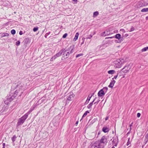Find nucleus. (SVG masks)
<instances>
[{"instance_id": "nucleus-1", "label": "nucleus", "mask_w": 148, "mask_h": 148, "mask_svg": "<svg viewBox=\"0 0 148 148\" xmlns=\"http://www.w3.org/2000/svg\"><path fill=\"white\" fill-rule=\"evenodd\" d=\"M74 47L73 46H71L68 49L66 50L63 49V56L65 59L67 58L69 56V55L73 52V50Z\"/></svg>"}, {"instance_id": "nucleus-2", "label": "nucleus", "mask_w": 148, "mask_h": 148, "mask_svg": "<svg viewBox=\"0 0 148 148\" xmlns=\"http://www.w3.org/2000/svg\"><path fill=\"white\" fill-rule=\"evenodd\" d=\"M124 61L123 59H118L116 61L114 62V63L115 64V66L116 68H120L122 66V64L124 63Z\"/></svg>"}, {"instance_id": "nucleus-3", "label": "nucleus", "mask_w": 148, "mask_h": 148, "mask_svg": "<svg viewBox=\"0 0 148 148\" xmlns=\"http://www.w3.org/2000/svg\"><path fill=\"white\" fill-rule=\"evenodd\" d=\"M28 116L27 114H25L21 118L19 119L17 123V124L18 125L22 124L24 122L25 120L27 118Z\"/></svg>"}, {"instance_id": "nucleus-4", "label": "nucleus", "mask_w": 148, "mask_h": 148, "mask_svg": "<svg viewBox=\"0 0 148 148\" xmlns=\"http://www.w3.org/2000/svg\"><path fill=\"white\" fill-rule=\"evenodd\" d=\"M28 116L27 114H25L21 118L19 119L17 123V124L18 125L22 124L24 122L25 120L27 118Z\"/></svg>"}, {"instance_id": "nucleus-5", "label": "nucleus", "mask_w": 148, "mask_h": 148, "mask_svg": "<svg viewBox=\"0 0 148 148\" xmlns=\"http://www.w3.org/2000/svg\"><path fill=\"white\" fill-rule=\"evenodd\" d=\"M130 69L131 67L130 66V65L129 64H127L121 70L120 72H123V73L125 74L128 72Z\"/></svg>"}, {"instance_id": "nucleus-6", "label": "nucleus", "mask_w": 148, "mask_h": 148, "mask_svg": "<svg viewBox=\"0 0 148 148\" xmlns=\"http://www.w3.org/2000/svg\"><path fill=\"white\" fill-rule=\"evenodd\" d=\"M19 91V90H16L15 92L13 95L12 96L10 97H8L7 99L8 101H9L10 102L12 101L15 98V97L17 95Z\"/></svg>"}, {"instance_id": "nucleus-7", "label": "nucleus", "mask_w": 148, "mask_h": 148, "mask_svg": "<svg viewBox=\"0 0 148 148\" xmlns=\"http://www.w3.org/2000/svg\"><path fill=\"white\" fill-rule=\"evenodd\" d=\"M107 137L105 136H103L100 140V143H103L106 145L107 143Z\"/></svg>"}, {"instance_id": "nucleus-8", "label": "nucleus", "mask_w": 148, "mask_h": 148, "mask_svg": "<svg viewBox=\"0 0 148 148\" xmlns=\"http://www.w3.org/2000/svg\"><path fill=\"white\" fill-rule=\"evenodd\" d=\"M100 143L99 142H96L92 145L90 148H100Z\"/></svg>"}, {"instance_id": "nucleus-9", "label": "nucleus", "mask_w": 148, "mask_h": 148, "mask_svg": "<svg viewBox=\"0 0 148 148\" xmlns=\"http://www.w3.org/2000/svg\"><path fill=\"white\" fill-rule=\"evenodd\" d=\"M74 96V95L73 93H70L69 95L68 96L67 100L70 101L72 100Z\"/></svg>"}, {"instance_id": "nucleus-10", "label": "nucleus", "mask_w": 148, "mask_h": 148, "mask_svg": "<svg viewBox=\"0 0 148 148\" xmlns=\"http://www.w3.org/2000/svg\"><path fill=\"white\" fill-rule=\"evenodd\" d=\"M105 94L104 92L101 89L100 90L98 93V96L100 97H101L103 96Z\"/></svg>"}, {"instance_id": "nucleus-11", "label": "nucleus", "mask_w": 148, "mask_h": 148, "mask_svg": "<svg viewBox=\"0 0 148 148\" xmlns=\"http://www.w3.org/2000/svg\"><path fill=\"white\" fill-rule=\"evenodd\" d=\"M97 99V97H95L93 100L88 105V106H87V108L89 109H91L92 106V105L93 104V102L95 101V100Z\"/></svg>"}, {"instance_id": "nucleus-12", "label": "nucleus", "mask_w": 148, "mask_h": 148, "mask_svg": "<svg viewBox=\"0 0 148 148\" xmlns=\"http://www.w3.org/2000/svg\"><path fill=\"white\" fill-rule=\"evenodd\" d=\"M63 53V49L60 50L58 53H57L55 55V56L56 58L57 57H58L61 55L62 53Z\"/></svg>"}, {"instance_id": "nucleus-13", "label": "nucleus", "mask_w": 148, "mask_h": 148, "mask_svg": "<svg viewBox=\"0 0 148 148\" xmlns=\"http://www.w3.org/2000/svg\"><path fill=\"white\" fill-rule=\"evenodd\" d=\"M115 82L114 80H112V81L110 82L109 85L108 86V87L110 88H112L114 86Z\"/></svg>"}, {"instance_id": "nucleus-14", "label": "nucleus", "mask_w": 148, "mask_h": 148, "mask_svg": "<svg viewBox=\"0 0 148 148\" xmlns=\"http://www.w3.org/2000/svg\"><path fill=\"white\" fill-rule=\"evenodd\" d=\"M93 95H91V96L90 97H89V95L87 98V99L86 101L85 102V105H86V104H87L88 103V102L89 101H90L91 97H92V96Z\"/></svg>"}, {"instance_id": "nucleus-15", "label": "nucleus", "mask_w": 148, "mask_h": 148, "mask_svg": "<svg viewBox=\"0 0 148 148\" xmlns=\"http://www.w3.org/2000/svg\"><path fill=\"white\" fill-rule=\"evenodd\" d=\"M79 35V33L78 32H77L75 34L74 38L73 39V41H75L77 39Z\"/></svg>"}, {"instance_id": "nucleus-16", "label": "nucleus", "mask_w": 148, "mask_h": 148, "mask_svg": "<svg viewBox=\"0 0 148 148\" xmlns=\"http://www.w3.org/2000/svg\"><path fill=\"white\" fill-rule=\"evenodd\" d=\"M102 131L105 133L108 132L109 131V129L107 127H103L102 128Z\"/></svg>"}, {"instance_id": "nucleus-17", "label": "nucleus", "mask_w": 148, "mask_h": 148, "mask_svg": "<svg viewBox=\"0 0 148 148\" xmlns=\"http://www.w3.org/2000/svg\"><path fill=\"white\" fill-rule=\"evenodd\" d=\"M108 73L109 74H113L115 73V71L113 70H110L108 71Z\"/></svg>"}, {"instance_id": "nucleus-18", "label": "nucleus", "mask_w": 148, "mask_h": 148, "mask_svg": "<svg viewBox=\"0 0 148 148\" xmlns=\"http://www.w3.org/2000/svg\"><path fill=\"white\" fill-rule=\"evenodd\" d=\"M110 34L108 33V31H106L103 32L102 33V35L104 36H106L109 35Z\"/></svg>"}, {"instance_id": "nucleus-19", "label": "nucleus", "mask_w": 148, "mask_h": 148, "mask_svg": "<svg viewBox=\"0 0 148 148\" xmlns=\"http://www.w3.org/2000/svg\"><path fill=\"white\" fill-rule=\"evenodd\" d=\"M121 36V35L119 34H117L114 37H115L116 38L118 39L119 40V38H120V37Z\"/></svg>"}, {"instance_id": "nucleus-20", "label": "nucleus", "mask_w": 148, "mask_h": 148, "mask_svg": "<svg viewBox=\"0 0 148 148\" xmlns=\"http://www.w3.org/2000/svg\"><path fill=\"white\" fill-rule=\"evenodd\" d=\"M101 90H102L105 93V94L106 93V92L108 90V87H104Z\"/></svg>"}, {"instance_id": "nucleus-21", "label": "nucleus", "mask_w": 148, "mask_h": 148, "mask_svg": "<svg viewBox=\"0 0 148 148\" xmlns=\"http://www.w3.org/2000/svg\"><path fill=\"white\" fill-rule=\"evenodd\" d=\"M99 12L98 11L94 12L93 14V17H95L97 16L99 14Z\"/></svg>"}, {"instance_id": "nucleus-22", "label": "nucleus", "mask_w": 148, "mask_h": 148, "mask_svg": "<svg viewBox=\"0 0 148 148\" xmlns=\"http://www.w3.org/2000/svg\"><path fill=\"white\" fill-rule=\"evenodd\" d=\"M141 12H148V8H143L141 10Z\"/></svg>"}, {"instance_id": "nucleus-23", "label": "nucleus", "mask_w": 148, "mask_h": 148, "mask_svg": "<svg viewBox=\"0 0 148 148\" xmlns=\"http://www.w3.org/2000/svg\"><path fill=\"white\" fill-rule=\"evenodd\" d=\"M147 50H148V47H145L142 49L141 50V51L142 52H143L146 51Z\"/></svg>"}, {"instance_id": "nucleus-24", "label": "nucleus", "mask_w": 148, "mask_h": 148, "mask_svg": "<svg viewBox=\"0 0 148 148\" xmlns=\"http://www.w3.org/2000/svg\"><path fill=\"white\" fill-rule=\"evenodd\" d=\"M16 138V135H14L13 137L12 138V140L13 141V142H14L15 141Z\"/></svg>"}, {"instance_id": "nucleus-25", "label": "nucleus", "mask_w": 148, "mask_h": 148, "mask_svg": "<svg viewBox=\"0 0 148 148\" xmlns=\"http://www.w3.org/2000/svg\"><path fill=\"white\" fill-rule=\"evenodd\" d=\"M124 40V39L123 37H121L120 38H119V41H117V43H121V42H122L123 40ZM117 41V40H116Z\"/></svg>"}, {"instance_id": "nucleus-26", "label": "nucleus", "mask_w": 148, "mask_h": 148, "mask_svg": "<svg viewBox=\"0 0 148 148\" xmlns=\"http://www.w3.org/2000/svg\"><path fill=\"white\" fill-rule=\"evenodd\" d=\"M89 113V112L88 111H86L83 114L82 116V118H83L85 116L87 115V113Z\"/></svg>"}, {"instance_id": "nucleus-27", "label": "nucleus", "mask_w": 148, "mask_h": 148, "mask_svg": "<svg viewBox=\"0 0 148 148\" xmlns=\"http://www.w3.org/2000/svg\"><path fill=\"white\" fill-rule=\"evenodd\" d=\"M120 73H121V72H119V73H118L117 75H116L114 77V78H113L112 79V80H114V79H116V78H117V77H118V74L119 75Z\"/></svg>"}, {"instance_id": "nucleus-28", "label": "nucleus", "mask_w": 148, "mask_h": 148, "mask_svg": "<svg viewBox=\"0 0 148 148\" xmlns=\"http://www.w3.org/2000/svg\"><path fill=\"white\" fill-rule=\"evenodd\" d=\"M11 33L12 34L14 35L15 34L16 31L14 29H12L11 31Z\"/></svg>"}, {"instance_id": "nucleus-29", "label": "nucleus", "mask_w": 148, "mask_h": 148, "mask_svg": "<svg viewBox=\"0 0 148 148\" xmlns=\"http://www.w3.org/2000/svg\"><path fill=\"white\" fill-rule=\"evenodd\" d=\"M9 36V34L7 33H4L2 34V36Z\"/></svg>"}, {"instance_id": "nucleus-30", "label": "nucleus", "mask_w": 148, "mask_h": 148, "mask_svg": "<svg viewBox=\"0 0 148 148\" xmlns=\"http://www.w3.org/2000/svg\"><path fill=\"white\" fill-rule=\"evenodd\" d=\"M56 58V57L54 56H53L50 59V61H52L54 60H55Z\"/></svg>"}, {"instance_id": "nucleus-31", "label": "nucleus", "mask_w": 148, "mask_h": 148, "mask_svg": "<svg viewBox=\"0 0 148 148\" xmlns=\"http://www.w3.org/2000/svg\"><path fill=\"white\" fill-rule=\"evenodd\" d=\"M95 134H96L95 133H92L91 134V135H92V136H93V137H92V138H91L90 139H93L94 138H95Z\"/></svg>"}, {"instance_id": "nucleus-32", "label": "nucleus", "mask_w": 148, "mask_h": 148, "mask_svg": "<svg viewBox=\"0 0 148 148\" xmlns=\"http://www.w3.org/2000/svg\"><path fill=\"white\" fill-rule=\"evenodd\" d=\"M34 109H31L27 113L25 114H27V116H28V115Z\"/></svg>"}, {"instance_id": "nucleus-33", "label": "nucleus", "mask_w": 148, "mask_h": 148, "mask_svg": "<svg viewBox=\"0 0 148 148\" xmlns=\"http://www.w3.org/2000/svg\"><path fill=\"white\" fill-rule=\"evenodd\" d=\"M38 29V27H35L33 29V30L34 32H36Z\"/></svg>"}, {"instance_id": "nucleus-34", "label": "nucleus", "mask_w": 148, "mask_h": 148, "mask_svg": "<svg viewBox=\"0 0 148 148\" xmlns=\"http://www.w3.org/2000/svg\"><path fill=\"white\" fill-rule=\"evenodd\" d=\"M130 138H128V141L127 143V145H128L131 143V141H130Z\"/></svg>"}, {"instance_id": "nucleus-35", "label": "nucleus", "mask_w": 148, "mask_h": 148, "mask_svg": "<svg viewBox=\"0 0 148 148\" xmlns=\"http://www.w3.org/2000/svg\"><path fill=\"white\" fill-rule=\"evenodd\" d=\"M20 44V42L19 41H18L16 42V44L17 46L19 45Z\"/></svg>"}, {"instance_id": "nucleus-36", "label": "nucleus", "mask_w": 148, "mask_h": 148, "mask_svg": "<svg viewBox=\"0 0 148 148\" xmlns=\"http://www.w3.org/2000/svg\"><path fill=\"white\" fill-rule=\"evenodd\" d=\"M50 32H49L48 33H47L45 35V38H47V36L49 35L50 34Z\"/></svg>"}, {"instance_id": "nucleus-37", "label": "nucleus", "mask_w": 148, "mask_h": 148, "mask_svg": "<svg viewBox=\"0 0 148 148\" xmlns=\"http://www.w3.org/2000/svg\"><path fill=\"white\" fill-rule=\"evenodd\" d=\"M92 35H89V36H88L86 38V39H90L92 37Z\"/></svg>"}, {"instance_id": "nucleus-38", "label": "nucleus", "mask_w": 148, "mask_h": 148, "mask_svg": "<svg viewBox=\"0 0 148 148\" xmlns=\"http://www.w3.org/2000/svg\"><path fill=\"white\" fill-rule=\"evenodd\" d=\"M83 55V54H79L76 55V58H78L79 57V56H82Z\"/></svg>"}, {"instance_id": "nucleus-39", "label": "nucleus", "mask_w": 148, "mask_h": 148, "mask_svg": "<svg viewBox=\"0 0 148 148\" xmlns=\"http://www.w3.org/2000/svg\"><path fill=\"white\" fill-rule=\"evenodd\" d=\"M67 35V33H65L63 35L62 37L64 38H65Z\"/></svg>"}, {"instance_id": "nucleus-40", "label": "nucleus", "mask_w": 148, "mask_h": 148, "mask_svg": "<svg viewBox=\"0 0 148 148\" xmlns=\"http://www.w3.org/2000/svg\"><path fill=\"white\" fill-rule=\"evenodd\" d=\"M134 30V28L133 27H132L131 28L130 30V32H131L133 31Z\"/></svg>"}, {"instance_id": "nucleus-41", "label": "nucleus", "mask_w": 148, "mask_h": 148, "mask_svg": "<svg viewBox=\"0 0 148 148\" xmlns=\"http://www.w3.org/2000/svg\"><path fill=\"white\" fill-rule=\"evenodd\" d=\"M100 100H99L97 101H96L94 103V104H97L99 102Z\"/></svg>"}, {"instance_id": "nucleus-42", "label": "nucleus", "mask_w": 148, "mask_h": 148, "mask_svg": "<svg viewBox=\"0 0 148 148\" xmlns=\"http://www.w3.org/2000/svg\"><path fill=\"white\" fill-rule=\"evenodd\" d=\"M140 114L139 113H138L137 114V116L138 117H139L140 116Z\"/></svg>"}, {"instance_id": "nucleus-43", "label": "nucleus", "mask_w": 148, "mask_h": 148, "mask_svg": "<svg viewBox=\"0 0 148 148\" xmlns=\"http://www.w3.org/2000/svg\"><path fill=\"white\" fill-rule=\"evenodd\" d=\"M114 38V36H112V37H106V39L112 38Z\"/></svg>"}, {"instance_id": "nucleus-44", "label": "nucleus", "mask_w": 148, "mask_h": 148, "mask_svg": "<svg viewBox=\"0 0 148 148\" xmlns=\"http://www.w3.org/2000/svg\"><path fill=\"white\" fill-rule=\"evenodd\" d=\"M117 143H115V145H114L112 147V148H115L114 146H116L117 145Z\"/></svg>"}, {"instance_id": "nucleus-45", "label": "nucleus", "mask_w": 148, "mask_h": 148, "mask_svg": "<svg viewBox=\"0 0 148 148\" xmlns=\"http://www.w3.org/2000/svg\"><path fill=\"white\" fill-rule=\"evenodd\" d=\"M19 34L20 35H22L23 34V32L22 31H20L19 32Z\"/></svg>"}, {"instance_id": "nucleus-46", "label": "nucleus", "mask_w": 148, "mask_h": 148, "mask_svg": "<svg viewBox=\"0 0 148 148\" xmlns=\"http://www.w3.org/2000/svg\"><path fill=\"white\" fill-rule=\"evenodd\" d=\"M116 141V140L115 139V140H113L112 141V144H113L114 143L115 141Z\"/></svg>"}, {"instance_id": "nucleus-47", "label": "nucleus", "mask_w": 148, "mask_h": 148, "mask_svg": "<svg viewBox=\"0 0 148 148\" xmlns=\"http://www.w3.org/2000/svg\"><path fill=\"white\" fill-rule=\"evenodd\" d=\"M82 40H83V41H82V42L81 43V45H82V44H83L84 43V40H83V38H82Z\"/></svg>"}, {"instance_id": "nucleus-48", "label": "nucleus", "mask_w": 148, "mask_h": 148, "mask_svg": "<svg viewBox=\"0 0 148 148\" xmlns=\"http://www.w3.org/2000/svg\"><path fill=\"white\" fill-rule=\"evenodd\" d=\"M145 144H146V143L148 141V139L147 138H146L145 139Z\"/></svg>"}, {"instance_id": "nucleus-49", "label": "nucleus", "mask_w": 148, "mask_h": 148, "mask_svg": "<svg viewBox=\"0 0 148 148\" xmlns=\"http://www.w3.org/2000/svg\"><path fill=\"white\" fill-rule=\"evenodd\" d=\"M148 137V134H146V135H145V138H147V137Z\"/></svg>"}, {"instance_id": "nucleus-50", "label": "nucleus", "mask_w": 148, "mask_h": 148, "mask_svg": "<svg viewBox=\"0 0 148 148\" xmlns=\"http://www.w3.org/2000/svg\"><path fill=\"white\" fill-rule=\"evenodd\" d=\"M72 0L74 2H75V3H77V0Z\"/></svg>"}, {"instance_id": "nucleus-51", "label": "nucleus", "mask_w": 148, "mask_h": 148, "mask_svg": "<svg viewBox=\"0 0 148 148\" xmlns=\"http://www.w3.org/2000/svg\"><path fill=\"white\" fill-rule=\"evenodd\" d=\"M78 121H76V122L75 124V125H77L78 124Z\"/></svg>"}, {"instance_id": "nucleus-52", "label": "nucleus", "mask_w": 148, "mask_h": 148, "mask_svg": "<svg viewBox=\"0 0 148 148\" xmlns=\"http://www.w3.org/2000/svg\"><path fill=\"white\" fill-rule=\"evenodd\" d=\"M120 30H121V31H123V32H125V30H124V29H121Z\"/></svg>"}, {"instance_id": "nucleus-53", "label": "nucleus", "mask_w": 148, "mask_h": 148, "mask_svg": "<svg viewBox=\"0 0 148 148\" xmlns=\"http://www.w3.org/2000/svg\"><path fill=\"white\" fill-rule=\"evenodd\" d=\"M120 30H121V31H123V32H125V30H124V29H121Z\"/></svg>"}, {"instance_id": "nucleus-54", "label": "nucleus", "mask_w": 148, "mask_h": 148, "mask_svg": "<svg viewBox=\"0 0 148 148\" xmlns=\"http://www.w3.org/2000/svg\"><path fill=\"white\" fill-rule=\"evenodd\" d=\"M108 119V116L106 117L105 118V120L106 121Z\"/></svg>"}, {"instance_id": "nucleus-55", "label": "nucleus", "mask_w": 148, "mask_h": 148, "mask_svg": "<svg viewBox=\"0 0 148 148\" xmlns=\"http://www.w3.org/2000/svg\"><path fill=\"white\" fill-rule=\"evenodd\" d=\"M133 124V122H132V123H131V124L130 125V127H131V126H132V124Z\"/></svg>"}, {"instance_id": "nucleus-56", "label": "nucleus", "mask_w": 148, "mask_h": 148, "mask_svg": "<svg viewBox=\"0 0 148 148\" xmlns=\"http://www.w3.org/2000/svg\"><path fill=\"white\" fill-rule=\"evenodd\" d=\"M4 102H5V103L6 104H8V102H7L6 101H5Z\"/></svg>"}, {"instance_id": "nucleus-57", "label": "nucleus", "mask_w": 148, "mask_h": 148, "mask_svg": "<svg viewBox=\"0 0 148 148\" xmlns=\"http://www.w3.org/2000/svg\"><path fill=\"white\" fill-rule=\"evenodd\" d=\"M5 143H3V146L5 147Z\"/></svg>"}, {"instance_id": "nucleus-58", "label": "nucleus", "mask_w": 148, "mask_h": 148, "mask_svg": "<svg viewBox=\"0 0 148 148\" xmlns=\"http://www.w3.org/2000/svg\"><path fill=\"white\" fill-rule=\"evenodd\" d=\"M26 40H27V41L28 40H29V38H27L26 39Z\"/></svg>"}, {"instance_id": "nucleus-59", "label": "nucleus", "mask_w": 148, "mask_h": 148, "mask_svg": "<svg viewBox=\"0 0 148 148\" xmlns=\"http://www.w3.org/2000/svg\"><path fill=\"white\" fill-rule=\"evenodd\" d=\"M146 20H148V16L146 17Z\"/></svg>"}, {"instance_id": "nucleus-60", "label": "nucleus", "mask_w": 148, "mask_h": 148, "mask_svg": "<svg viewBox=\"0 0 148 148\" xmlns=\"http://www.w3.org/2000/svg\"><path fill=\"white\" fill-rule=\"evenodd\" d=\"M132 128L131 127H130V132L131 130H132Z\"/></svg>"}, {"instance_id": "nucleus-61", "label": "nucleus", "mask_w": 148, "mask_h": 148, "mask_svg": "<svg viewBox=\"0 0 148 148\" xmlns=\"http://www.w3.org/2000/svg\"><path fill=\"white\" fill-rule=\"evenodd\" d=\"M128 34H125V36H126V37H127V36H128Z\"/></svg>"}, {"instance_id": "nucleus-62", "label": "nucleus", "mask_w": 148, "mask_h": 148, "mask_svg": "<svg viewBox=\"0 0 148 148\" xmlns=\"http://www.w3.org/2000/svg\"><path fill=\"white\" fill-rule=\"evenodd\" d=\"M130 132H128L127 133V135H128L130 133Z\"/></svg>"}, {"instance_id": "nucleus-63", "label": "nucleus", "mask_w": 148, "mask_h": 148, "mask_svg": "<svg viewBox=\"0 0 148 148\" xmlns=\"http://www.w3.org/2000/svg\"><path fill=\"white\" fill-rule=\"evenodd\" d=\"M3 148H5V147L3 146Z\"/></svg>"}, {"instance_id": "nucleus-64", "label": "nucleus", "mask_w": 148, "mask_h": 148, "mask_svg": "<svg viewBox=\"0 0 148 148\" xmlns=\"http://www.w3.org/2000/svg\"><path fill=\"white\" fill-rule=\"evenodd\" d=\"M99 134H100V133H98V135H99Z\"/></svg>"}]
</instances>
